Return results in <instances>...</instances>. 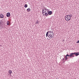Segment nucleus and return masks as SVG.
Returning a JSON list of instances; mask_svg holds the SVG:
<instances>
[{"mask_svg":"<svg viewBox=\"0 0 79 79\" xmlns=\"http://www.w3.org/2000/svg\"><path fill=\"white\" fill-rule=\"evenodd\" d=\"M53 33L52 31L48 32L46 34V37H48L50 39H52L54 36Z\"/></svg>","mask_w":79,"mask_h":79,"instance_id":"1","label":"nucleus"},{"mask_svg":"<svg viewBox=\"0 0 79 79\" xmlns=\"http://www.w3.org/2000/svg\"><path fill=\"white\" fill-rule=\"evenodd\" d=\"M73 16V15L71 14H69L68 15H66L65 17V19L67 21H69L71 20V18Z\"/></svg>","mask_w":79,"mask_h":79,"instance_id":"2","label":"nucleus"},{"mask_svg":"<svg viewBox=\"0 0 79 79\" xmlns=\"http://www.w3.org/2000/svg\"><path fill=\"white\" fill-rule=\"evenodd\" d=\"M48 9H43L42 11V13L43 15L47 16V15L48 14Z\"/></svg>","mask_w":79,"mask_h":79,"instance_id":"3","label":"nucleus"},{"mask_svg":"<svg viewBox=\"0 0 79 79\" xmlns=\"http://www.w3.org/2000/svg\"><path fill=\"white\" fill-rule=\"evenodd\" d=\"M52 15V11H48V14H46V16H48V15Z\"/></svg>","mask_w":79,"mask_h":79,"instance_id":"4","label":"nucleus"},{"mask_svg":"<svg viewBox=\"0 0 79 79\" xmlns=\"http://www.w3.org/2000/svg\"><path fill=\"white\" fill-rule=\"evenodd\" d=\"M69 56L70 57H74V54L73 53H71L69 55Z\"/></svg>","mask_w":79,"mask_h":79,"instance_id":"5","label":"nucleus"},{"mask_svg":"<svg viewBox=\"0 0 79 79\" xmlns=\"http://www.w3.org/2000/svg\"><path fill=\"white\" fill-rule=\"evenodd\" d=\"M4 18V16L2 14H0V18Z\"/></svg>","mask_w":79,"mask_h":79,"instance_id":"6","label":"nucleus"},{"mask_svg":"<svg viewBox=\"0 0 79 79\" xmlns=\"http://www.w3.org/2000/svg\"><path fill=\"white\" fill-rule=\"evenodd\" d=\"M73 55H76V56H78L79 55V52H77V53H74Z\"/></svg>","mask_w":79,"mask_h":79,"instance_id":"7","label":"nucleus"},{"mask_svg":"<svg viewBox=\"0 0 79 79\" xmlns=\"http://www.w3.org/2000/svg\"><path fill=\"white\" fill-rule=\"evenodd\" d=\"M7 17H10V13H8L6 14Z\"/></svg>","mask_w":79,"mask_h":79,"instance_id":"8","label":"nucleus"},{"mask_svg":"<svg viewBox=\"0 0 79 79\" xmlns=\"http://www.w3.org/2000/svg\"><path fill=\"white\" fill-rule=\"evenodd\" d=\"M67 56H69V55H68V54H67L65 56V60H66L68 59V58L67 57Z\"/></svg>","mask_w":79,"mask_h":79,"instance_id":"9","label":"nucleus"},{"mask_svg":"<svg viewBox=\"0 0 79 79\" xmlns=\"http://www.w3.org/2000/svg\"><path fill=\"white\" fill-rule=\"evenodd\" d=\"M8 73L9 74H11V73H12V71H11V70H10L8 71Z\"/></svg>","mask_w":79,"mask_h":79,"instance_id":"10","label":"nucleus"},{"mask_svg":"<svg viewBox=\"0 0 79 79\" xmlns=\"http://www.w3.org/2000/svg\"><path fill=\"white\" fill-rule=\"evenodd\" d=\"M27 11L28 12L31 11V9H30V8H28L27 9Z\"/></svg>","mask_w":79,"mask_h":79,"instance_id":"11","label":"nucleus"},{"mask_svg":"<svg viewBox=\"0 0 79 79\" xmlns=\"http://www.w3.org/2000/svg\"><path fill=\"white\" fill-rule=\"evenodd\" d=\"M10 24V22L9 21H7L6 23V24L7 25H9V24Z\"/></svg>","mask_w":79,"mask_h":79,"instance_id":"12","label":"nucleus"},{"mask_svg":"<svg viewBox=\"0 0 79 79\" xmlns=\"http://www.w3.org/2000/svg\"><path fill=\"white\" fill-rule=\"evenodd\" d=\"M24 7L25 8H27V4H25L24 5Z\"/></svg>","mask_w":79,"mask_h":79,"instance_id":"13","label":"nucleus"},{"mask_svg":"<svg viewBox=\"0 0 79 79\" xmlns=\"http://www.w3.org/2000/svg\"><path fill=\"white\" fill-rule=\"evenodd\" d=\"M35 24H39V21L37 20L36 22L35 23Z\"/></svg>","mask_w":79,"mask_h":79,"instance_id":"14","label":"nucleus"},{"mask_svg":"<svg viewBox=\"0 0 79 79\" xmlns=\"http://www.w3.org/2000/svg\"><path fill=\"white\" fill-rule=\"evenodd\" d=\"M77 44H79V40H78V41L77 42Z\"/></svg>","mask_w":79,"mask_h":79,"instance_id":"15","label":"nucleus"}]
</instances>
